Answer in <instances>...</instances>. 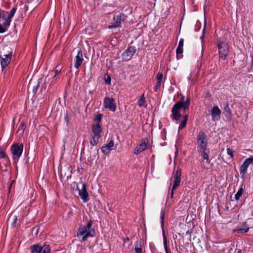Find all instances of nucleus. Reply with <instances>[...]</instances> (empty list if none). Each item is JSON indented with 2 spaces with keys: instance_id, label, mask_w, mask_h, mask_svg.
Listing matches in <instances>:
<instances>
[{
  "instance_id": "ea45409f",
  "label": "nucleus",
  "mask_w": 253,
  "mask_h": 253,
  "mask_svg": "<svg viewBox=\"0 0 253 253\" xmlns=\"http://www.w3.org/2000/svg\"><path fill=\"white\" fill-rule=\"evenodd\" d=\"M39 86V83H38V84L36 86L34 87V88H33V91L34 92L36 93L37 92V91L38 89Z\"/></svg>"
},
{
  "instance_id": "a211bd4d",
  "label": "nucleus",
  "mask_w": 253,
  "mask_h": 253,
  "mask_svg": "<svg viewBox=\"0 0 253 253\" xmlns=\"http://www.w3.org/2000/svg\"><path fill=\"white\" fill-rule=\"evenodd\" d=\"M122 18L121 15H118L115 16L113 18V22L112 25H109L108 28L111 29L112 28H116L120 26L121 23Z\"/></svg>"
},
{
  "instance_id": "cd10ccee",
  "label": "nucleus",
  "mask_w": 253,
  "mask_h": 253,
  "mask_svg": "<svg viewBox=\"0 0 253 253\" xmlns=\"http://www.w3.org/2000/svg\"><path fill=\"white\" fill-rule=\"evenodd\" d=\"M11 21V19H9V18L7 17L5 19L4 21L3 22L4 27L7 29V28L9 26Z\"/></svg>"
},
{
  "instance_id": "6ab92c4d",
  "label": "nucleus",
  "mask_w": 253,
  "mask_h": 253,
  "mask_svg": "<svg viewBox=\"0 0 253 253\" xmlns=\"http://www.w3.org/2000/svg\"><path fill=\"white\" fill-rule=\"evenodd\" d=\"M223 113L225 114L227 116H230L231 115V109H230L228 102H226L223 104Z\"/></svg>"
},
{
  "instance_id": "473e14b6",
  "label": "nucleus",
  "mask_w": 253,
  "mask_h": 253,
  "mask_svg": "<svg viewBox=\"0 0 253 253\" xmlns=\"http://www.w3.org/2000/svg\"><path fill=\"white\" fill-rule=\"evenodd\" d=\"M111 77L109 76H107V78L106 79H105V83L107 84H110L111 83Z\"/></svg>"
},
{
  "instance_id": "9d476101",
  "label": "nucleus",
  "mask_w": 253,
  "mask_h": 253,
  "mask_svg": "<svg viewBox=\"0 0 253 253\" xmlns=\"http://www.w3.org/2000/svg\"><path fill=\"white\" fill-rule=\"evenodd\" d=\"M251 164H253V156H252L250 158L247 159L242 165L240 168L241 173L243 175L245 174L247 172L249 166Z\"/></svg>"
},
{
  "instance_id": "9b49d317",
  "label": "nucleus",
  "mask_w": 253,
  "mask_h": 253,
  "mask_svg": "<svg viewBox=\"0 0 253 253\" xmlns=\"http://www.w3.org/2000/svg\"><path fill=\"white\" fill-rule=\"evenodd\" d=\"M221 110L217 106H213L211 110V116L212 120L213 121H218L220 119Z\"/></svg>"
},
{
  "instance_id": "39448f33",
  "label": "nucleus",
  "mask_w": 253,
  "mask_h": 253,
  "mask_svg": "<svg viewBox=\"0 0 253 253\" xmlns=\"http://www.w3.org/2000/svg\"><path fill=\"white\" fill-rule=\"evenodd\" d=\"M218 52L219 58L225 60L229 51V45L226 42H221L218 44Z\"/></svg>"
},
{
  "instance_id": "f3484780",
  "label": "nucleus",
  "mask_w": 253,
  "mask_h": 253,
  "mask_svg": "<svg viewBox=\"0 0 253 253\" xmlns=\"http://www.w3.org/2000/svg\"><path fill=\"white\" fill-rule=\"evenodd\" d=\"M92 130L93 133V135L101 137L102 130L99 124H96L95 125H92Z\"/></svg>"
},
{
  "instance_id": "6e6552de",
  "label": "nucleus",
  "mask_w": 253,
  "mask_h": 253,
  "mask_svg": "<svg viewBox=\"0 0 253 253\" xmlns=\"http://www.w3.org/2000/svg\"><path fill=\"white\" fill-rule=\"evenodd\" d=\"M104 107L109 110L114 112L116 109L115 100L113 98L105 97L104 98Z\"/></svg>"
},
{
  "instance_id": "20e7f679",
  "label": "nucleus",
  "mask_w": 253,
  "mask_h": 253,
  "mask_svg": "<svg viewBox=\"0 0 253 253\" xmlns=\"http://www.w3.org/2000/svg\"><path fill=\"white\" fill-rule=\"evenodd\" d=\"M30 249L31 253H50V248L48 245L41 246L35 244L31 246Z\"/></svg>"
},
{
  "instance_id": "0eeeda50",
  "label": "nucleus",
  "mask_w": 253,
  "mask_h": 253,
  "mask_svg": "<svg viewBox=\"0 0 253 253\" xmlns=\"http://www.w3.org/2000/svg\"><path fill=\"white\" fill-rule=\"evenodd\" d=\"M164 216H165V211H163L161 212V226L162 228V232H163V240H164V248L166 251V253H171L170 250L169 249L168 247V243H167V236L165 234V232L164 230Z\"/></svg>"
},
{
  "instance_id": "c756f323",
  "label": "nucleus",
  "mask_w": 253,
  "mask_h": 253,
  "mask_svg": "<svg viewBox=\"0 0 253 253\" xmlns=\"http://www.w3.org/2000/svg\"><path fill=\"white\" fill-rule=\"evenodd\" d=\"M16 10V8H15V7L13 8L10 10V12L9 14H8V15L7 16V17L9 18V19H11V18H12L13 15L15 13Z\"/></svg>"
},
{
  "instance_id": "2f4dec72",
  "label": "nucleus",
  "mask_w": 253,
  "mask_h": 253,
  "mask_svg": "<svg viewBox=\"0 0 253 253\" xmlns=\"http://www.w3.org/2000/svg\"><path fill=\"white\" fill-rule=\"evenodd\" d=\"M183 52V48L182 47H180V46H178L177 47V49H176V54H181Z\"/></svg>"
},
{
  "instance_id": "e433bc0d",
  "label": "nucleus",
  "mask_w": 253,
  "mask_h": 253,
  "mask_svg": "<svg viewBox=\"0 0 253 253\" xmlns=\"http://www.w3.org/2000/svg\"><path fill=\"white\" fill-rule=\"evenodd\" d=\"M249 228L240 229L238 231L240 232H247L249 231Z\"/></svg>"
},
{
  "instance_id": "f8f14e48",
  "label": "nucleus",
  "mask_w": 253,
  "mask_h": 253,
  "mask_svg": "<svg viewBox=\"0 0 253 253\" xmlns=\"http://www.w3.org/2000/svg\"><path fill=\"white\" fill-rule=\"evenodd\" d=\"M86 184L85 183H83L82 184V188L81 189L79 190V194L81 197V198L83 200L84 203H86L88 200V193L86 191Z\"/></svg>"
},
{
  "instance_id": "4be33fe9",
  "label": "nucleus",
  "mask_w": 253,
  "mask_h": 253,
  "mask_svg": "<svg viewBox=\"0 0 253 253\" xmlns=\"http://www.w3.org/2000/svg\"><path fill=\"white\" fill-rule=\"evenodd\" d=\"M100 138L99 137L92 135L90 141V144L92 146L96 145Z\"/></svg>"
},
{
  "instance_id": "f03ea898",
  "label": "nucleus",
  "mask_w": 253,
  "mask_h": 253,
  "mask_svg": "<svg viewBox=\"0 0 253 253\" xmlns=\"http://www.w3.org/2000/svg\"><path fill=\"white\" fill-rule=\"evenodd\" d=\"M190 105V97H187L185 101L183 100V97L181 100L176 102L173 106L171 112V118L173 120L176 121H178L181 117L180 113V109H183L184 111L188 109Z\"/></svg>"
},
{
  "instance_id": "393cba45",
  "label": "nucleus",
  "mask_w": 253,
  "mask_h": 253,
  "mask_svg": "<svg viewBox=\"0 0 253 253\" xmlns=\"http://www.w3.org/2000/svg\"><path fill=\"white\" fill-rule=\"evenodd\" d=\"M25 128H26V124L23 122H21L19 125V127L18 129V131L20 132L21 133H23V132L25 129Z\"/></svg>"
},
{
  "instance_id": "ddd939ff",
  "label": "nucleus",
  "mask_w": 253,
  "mask_h": 253,
  "mask_svg": "<svg viewBox=\"0 0 253 253\" xmlns=\"http://www.w3.org/2000/svg\"><path fill=\"white\" fill-rule=\"evenodd\" d=\"M114 145V141L113 140H110L108 143L105 144L101 148L102 152L105 155H108L110 151L113 149Z\"/></svg>"
},
{
  "instance_id": "c03bdc74",
  "label": "nucleus",
  "mask_w": 253,
  "mask_h": 253,
  "mask_svg": "<svg viewBox=\"0 0 253 253\" xmlns=\"http://www.w3.org/2000/svg\"><path fill=\"white\" fill-rule=\"evenodd\" d=\"M128 238H127L126 239V241H128Z\"/></svg>"
},
{
  "instance_id": "c85d7f7f",
  "label": "nucleus",
  "mask_w": 253,
  "mask_h": 253,
  "mask_svg": "<svg viewBox=\"0 0 253 253\" xmlns=\"http://www.w3.org/2000/svg\"><path fill=\"white\" fill-rule=\"evenodd\" d=\"M243 193V189L242 188H240L238 192L235 195V198L236 200H238L240 197L242 195Z\"/></svg>"
},
{
  "instance_id": "4468645a",
  "label": "nucleus",
  "mask_w": 253,
  "mask_h": 253,
  "mask_svg": "<svg viewBox=\"0 0 253 253\" xmlns=\"http://www.w3.org/2000/svg\"><path fill=\"white\" fill-rule=\"evenodd\" d=\"M181 169L178 168L174 176V182L173 185V190H175L179 185L181 182Z\"/></svg>"
},
{
  "instance_id": "5701e85b",
  "label": "nucleus",
  "mask_w": 253,
  "mask_h": 253,
  "mask_svg": "<svg viewBox=\"0 0 253 253\" xmlns=\"http://www.w3.org/2000/svg\"><path fill=\"white\" fill-rule=\"evenodd\" d=\"M61 68L59 66H57L55 67V70L52 71V72H54L55 73V75L52 78V82H53L54 81V80L55 79L57 75H58L61 72Z\"/></svg>"
},
{
  "instance_id": "1a4fd4ad",
  "label": "nucleus",
  "mask_w": 253,
  "mask_h": 253,
  "mask_svg": "<svg viewBox=\"0 0 253 253\" xmlns=\"http://www.w3.org/2000/svg\"><path fill=\"white\" fill-rule=\"evenodd\" d=\"M12 57V52H10L7 54L0 56V64L2 68V72L5 73V68L10 63Z\"/></svg>"
},
{
  "instance_id": "a19ab883",
  "label": "nucleus",
  "mask_w": 253,
  "mask_h": 253,
  "mask_svg": "<svg viewBox=\"0 0 253 253\" xmlns=\"http://www.w3.org/2000/svg\"><path fill=\"white\" fill-rule=\"evenodd\" d=\"M12 218L14 220V223H15L17 221V216L14 215L13 217H12Z\"/></svg>"
},
{
  "instance_id": "423d86ee",
  "label": "nucleus",
  "mask_w": 253,
  "mask_h": 253,
  "mask_svg": "<svg viewBox=\"0 0 253 253\" xmlns=\"http://www.w3.org/2000/svg\"><path fill=\"white\" fill-rule=\"evenodd\" d=\"M23 149V145L22 144H13L11 147V152L13 155V158L18 160L21 156Z\"/></svg>"
},
{
  "instance_id": "37998d69",
  "label": "nucleus",
  "mask_w": 253,
  "mask_h": 253,
  "mask_svg": "<svg viewBox=\"0 0 253 253\" xmlns=\"http://www.w3.org/2000/svg\"><path fill=\"white\" fill-rule=\"evenodd\" d=\"M11 184H12V183L10 184V185L9 186V188H8L9 191H10V188H11Z\"/></svg>"
},
{
  "instance_id": "a878e982",
  "label": "nucleus",
  "mask_w": 253,
  "mask_h": 253,
  "mask_svg": "<svg viewBox=\"0 0 253 253\" xmlns=\"http://www.w3.org/2000/svg\"><path fill=\"white\" fill-rule=\"evenodd\" d=\"M132 57L135 52V48L134 46H130L126 50Z\"/></svg>"
},
{
  "instance_id": "4c0bfd02",
  "label": "nucleus",
  "mask_w": 253,
  "mask_h": 253,
  "mask_svg": "<svg viewBox=\"0 0 253 253\" xmlns=\"http://www.w3.org/2000/svg\"><path fill=\"white\" fill-rule=\"evenodd\" d=\"M183 43H184V40L183 39H181L179 42L178 46L183 47Z\"/></svg>"
},
{
  "instance_id": "7ed1b4c3",
  "label": "nucleus",
  "mask_w": 253,
  "mask_h": 253,
  "mask_svg": "<svg viewBox=\"0 0 253 253\" xmlns=\"http://www.w3.org/2000/svg\"><path fill=\"white\" fill-rule=\"evenodd\" d=\"M92 221H88L86 226L79 228L77 237L82 241H84L89 237H93L94 235V230L91 228Z\"/></svg>"
},
{
  "instance_id": "bb28decb",
  "label": "nucleus",
  "mask_w": 253,
  "mask_h": 253,
  "mask_svg": "<svg viewBox=\"0 0 253 253\" xmlns=\"http://www.w3.org/2000/svg\"><path fill=\"white\" fill-rule=\"evenodd\" d=\"M122 57L124 60L126 61H128L131 58V57L126 51H125L124 52H123L122 54Z\"/></svg>"
},
{
  "instance_id": "72a5a7b5",
  "label": "nucleus",
  "mask_w": 253,
  "mask_h": 253,
  "mask_svg": "<svg viewBox=\"0 0 253 253\" xmlns=\"http://www.w3.org/2000/svg\"><path fill=\"white\" fill-rule=\"evenodd\" d=\"M135 251L136 253H142V248L141 247H135Z\"/></svg>"
},
{
  "instance_id": "f257e3e1",
  "label": "nucleus",
  "mask_w": 253,
  "mask_h": 253,
  "mask_svg": "<svg viewBox=\"0 0 253 253\" xmlns=\"http://www.w3.org/2000/svg\"><path fill=\"white\" fill-rule=\"evenodd\" d=\"M208 140L206 133L200 131L197 136V145L200 148L201 155L207 162L209 163V150L207 149Z\"/></svg>"
},
{
  "instance_id": "2eb2a0df",
  "label": "nucleus",
  "mask_w": 253,
  "mask_h": 253,
  "mask_svg": "<svg viewBox=\"0 0 253 253\" xmlns=\"http://www.w3.org/2000/svg\"><path fill=\"white\" fill-rule=\"evenodd\" d=\"M84 61L83 54L81 50H79L77 55L75 57V63L74 65L76 69H78Z\"/></svg>"
},
{
  "instance_id": "412c9836",
  "label": "nucleus",
  "mask_w": 253,
  "mask_h": 253,
  "mask_svg": "<svg viewBox=\"0 0 253 253\" xmlns=\"http://www.w3.org/2000/svg\"><path fill=\"white\" fill-rule=\"evenodd\" d=\"M188 118V115L186 114L183 117L184 119L182 121V122L181 123V124L179 126V127H178L179 131L185 127L186 126Z\"/></svg>"
},
{
  "instance_id": "79ce46f5",
  "label": "nucleus",
  "mask_w": 253,
  "mask_h": 253,
  "mask_svg": "<svg viewBox=\"0 0 253 253\" xmlns=\"http://www.w3.org/2000/svg\"><path fill=\"white\" fill-rule=\"evenodd\" d=\"M175 190H173V187L172 188V189H171V193H170V197L171 198H172L173 196V194H174V191Z\"/></svg>"
},
{
  "instance_id": "c9c22d12",
  "label": "nucleus",
  "mask_w": 253,
  "mask_h": 253,
  "mask_svg": "<svg viewBox=\"0 0 253 253\" xmlns=\"http://www.w3.org/2000/svg\"><path fill=\"white\" fill-rule=\"evenodd\" d=\"M6 157L5 153L3 151L0 152V158L4 159Z\"/></svg>"
},
{
  "instance_id": "b1692460",
  "label": "nucleus",
  "mask_w": 253,
  "mask_h": 253,
  "mask_svg": "<svg viewBox=\"0 0 253 253\" xmlns=\"http://www.w3.org/2000/svg\"><path fill=\"white\" fill-rule=\"evenodd\" d=\"M145 99L144 96V95H142L139 100H138V105L139 106H145Z\"/></svg>"
},
{
  "instance_id": "58836bf2",
  "label": "nucleus",
  "mask_w": 253,
  "mask_h": 253,
  "mask_svg": "<svg viewBox=\"0 0 253 253\" xmlns=\"http://www.w3.org/2000/svg\"><path fill=\"white\" fill-rule=\"evenodd\" d=\"M101 118V115L100 114L97 116V117L95 118V120L96 121L100 122Z\"/></svg>"
},
{
  "instance_id": "dca6fc26",
  "label": "nucleus",
  "mask_w": 253,
  "mask_h": 253,
  "mask_svg": "<svg viewBox=\"0 0 253 253\" xmlns=\"http://www.w3.org/2000/svg\"><path fill=\"white\" fill-rule=\"evenodd\" d=\"M148 146V143L145 140H143L135 149L134 153L135 154H138L139 153L143 152L146 150Z\"/></svg>"
},
{
  "instance_id": "aec40b11",
  "label": "nucleus",
  "mask_w": 253,
  "mask_h": 253,
  "mask_svg": "<svg viewBox=\"0 0 253 253\" xmlns=\"http://www.w3.org/2000/svg\"><path fill=\"white\" fill-rule=\"evenodd\" d=\"M163 78L162 73H159L157 75V83L154 88L156 91H157L158 88H159L161 85L162 81Z\"/></svg>"
},
{
  "instance_id": "7c9ffc66",
  "label": "nucleus",
  "mask_w": 253,
  "mask_h": 253,
  "mask_svg": "<svg viewBox=\"0 0 253 253\" xmlns=\"http://www.w3.org/2000/svg\"><path fill=\"white\" fill-rule=\"evenodd\" d=\"M227 152L229 155L230 156L231 158H233L234 156V151L231 149L230 148H228L227 149Z\"/></svg>"
},
{
  "instance_id": "f704fd0d",
  "label": "nucleus",
  "mask_w": 253,
  "mask_h": 253,
  "mask_svg": "<svg viewBox=\"0 0 253 253\" xmlns=\"http://www.w3.org/2000/svg\"><path fill=\"white\" fill-rule=\"evenodd\" d=\"M6 29L0 25V33H3L6 31Z\"/></svg>"
}]
</instances>
